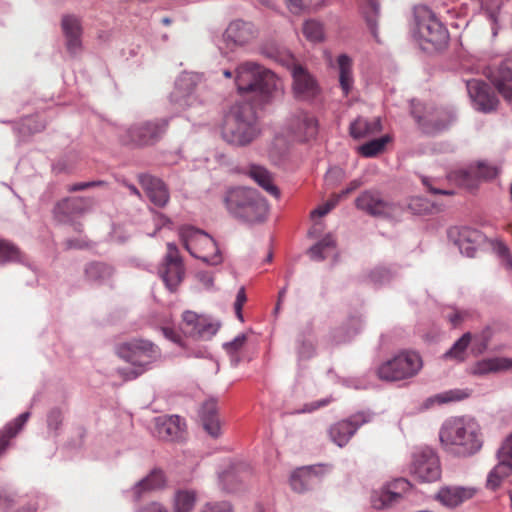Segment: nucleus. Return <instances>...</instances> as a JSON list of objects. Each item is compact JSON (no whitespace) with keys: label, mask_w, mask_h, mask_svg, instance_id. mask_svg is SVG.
I'll return each mask as SVG.
<instances>
[{"label":"nucleus","mask_w":512,"mask_h":512,"mask_svg":"<svg viewBox=\"0 0 512 512\" xmlns=\"http://www.w3.org/2000/svg\"><path fill=\"white\" fill-rule=\"evenodd\" d=\"M439 439L447 451L462 457L474 455L483 444L479 424L465 416L446 419L440 428Z\"/></svg>","instance_id":"nucleus-1"},{"label":"nucleus","mask_w":512,"mask_h":512,"mask_svg":"<svg viewBox=\"0 0 512 512\" xmlns=\"http://www.w3.org/2000/svg\"><path fill=\"white\" fill-rule=\"evenodd\" d=\"M223 139L235 146H246L260 134L254 106L249 102H237L225 114L221 127Z\"/></svg>","instance_id":"nucleus-2"},{"label":"nucleus","mask_w":512,"mask_h":512,"mask_svg":"<svg viewBox=\"0 0 512 512\" xmlns=\"http://www.w3.org/2000/svg\"><path fill=\"white\" fill-rule=\"evenodd\" d=\"M234 81L241 95L251 93L260 105H264L271 101L278 79L271 70L248 61L238 65Z\"/></svg>","instance_id":"nucleus-3"},{"label":"nucleus","mask_w":512,"mask_h":512,"mask_svg":"<svg viewBox=\"0 0 512 512\" xmlns=\"http://www.w3.org/2000/svg\"><path fill=\"white\" fill-rule=\"evenodd\" d=\"M224 203L229 214L240 222H263L268 214L266 199L254 188L234 187L225 193Z\"/></svg>","instance_id":"nucleus-4"},{"label":"nucleus","mask_w":512,"mask_h":512,"mask_svg":"<svg viewBox=\"0 0 512 512\" xmlns=\"http://www.w3.org/2000/svg\"><path fill=\"white\" fill-rule=\"evenodd\" d=\"M415 27L413 36L421 48L431 52L447 46L449 32L429 8L422 6L414 11Z\"/></svg>","instance_id":"nucleus-5"},{"label":"nucleus","mask_w":512,"mask_h":512,"mask_svg":"<svg viewBox=\"0 0 512 512\" xmlns=\"http://www.w3.org/2000/svg\"><path fill=\"white\" fill-rule=\"evenodd\" d=\"M117 354L132 365V368L120 370L127 380L137 378L160 357L159 349L152 342L142 339H133L119 345Z\"/></svg>","instance_id":"nucleus-6"},{"label":"nucleus","mask_w":512,"mask_h":512,"mask_svg":"<svg viewBox=\"0 0 512 512\" xmlns=\"http://www.w3.org/2000/svg\"><path fill=\"white\" fill-rule=\"evenodd\" d=\"M179 236L184 248L192 257L211 266L223 262V256L216 241L205 231L187 225L180 228Z\"/></svg>","instance_id":"nucleus-7"},{"label":"nucleus","mask_w":512,"mask_h":512,"mask_svg":"<svg viewBox=\"0 0 512 512\" xmlns=\"http://www.w3.org/2000/svg\"><path fill=\"white\" fill-rule=\"evenodd\" d=\"M168 125L167 118L138 122L127 128H120L117 136L120 143L126 146L138 148L152 146L162 139Z\"/></svg>","instance_id":"nucleus-8"},{"label":"nucleus","mask_w":512,"mask_h":512,"mask_svg":"<svg viewBox=\"0 0 512 512\" xmlns=\"http://www.w3.org/2000/svg\"><path fill=\"white\" fill-rule=\"evenodd\" d=\"M411 115L426 134L441 132L456 120V113L453 109L426 107L416 100L411 101Z\"/></svg>","instance_id":"nucleus-9"},{"label":"nucleus","mask_w":512,"mask_h":512,"mask_svg":"<svg viewBox=\"0 0 512 512\" xmlns=\"http://www.w3.org/2000/svg\"><path fill=\"white\" fill-rule=\"evenodd\" d=\"M422 367V360L414 351H402L381 364L377 370L380 379L399 381L415 376Z\"/></svg>","instance_id":"nucleus-10"},{"label":"nucleus","mask_w":512,"mask_h":512,"mask_svg":"<svg viewBox=\"0 0 512 512\" xmlns=\"http://www.w3.org/2000/svg\"><path fill=\"white\" fill-rule=\"evenodd\" d=\"M410 472L422 482H434L441 476V467L437 454L429 447H423L413 453Z\"/></svg>","instance_id":"nucleus-11"},{"label":"nucleus","mask_w":512,"mask_h":512,"mask_svg":"<svg viewBox=\"0 0 512 512\" xmlns=\"http://www.w3.org/2000/svg\"><path fill=\"white\" fill-rule=\"evenodd\" d=\"M158 273L165 283V286L171 292L176 291L177 287L184 279L185 268L175 243H167V253L158 268Z\"/></svg>","instance_id":"nucleus-12"},{"label":"nucleus","mask_w":512,"mask_h":512,"mask_svg":"<svg viewBox=\"0 0 512 512\" xmlns=\"http://www.w3.org/2000/svg\"><path fill=\"white\" fill-rule=\"evenodd\" d=\"M204 87L203 75L196 72H184L175 82L173 98L181 106H192L199 100V91Z\"/></svg>","instance_id":"nucleus-13"},{"label":"nucleus","mask_w":512,"mask_h":512,"mask_svg":"<svg viewBox=\"0 0 512 512\" xmlns=\"http://www.w3.org/2000/svg\"><path fill=\"white\" fill-rule=\"evenodd\" d=\"M372 416L370 412L360 411L333 424L329 428L330 439L337 446L344 447L362 425L372 420Z\"/></svg>","instance_id":"nucleus-14"},{"label":"nucleus","mask_w":512,"mask_h":512,"mask_svg":"<svg viewBox=\"0 0 512 512\" xmlns=\"http://www.w3.org/2000/svg\"><path fill=\"white\" fill-rule=\"evenodd\" d=\"M497 465L489 472L486 487L496 490L502 481L512 474V433L506 437L497 451Z\"/></svg>","instance_id":"nucleus-15"},{"label":"nucleus","mask_w":512,"mask_h":512,"mask_svg":"<svg viewBox=\"0 0 512 512\" xmlns=\"http://www.w3.org/2000/svg\"><path fill=\"white\" fill-rule=\"evenodd\" d=\"M355 205L359 210L374 217L387 218L392 216L396 210V205L385 199L377 190H366L362 192L356 198Z\"/></svg>","instance_id":"nucleus-16"},{"label":"nucleus","mask_w":512,"mask_h":512,"mask_svg":"<svg viewBox=\"0 0 512 512\" xmlns=\"http://www.w3.org/2000/svg\"><path fill=\"white\" fill-rule=\"evenodd\" d=\"M292 91L294 97L301 101H312L321 93V88L312 74L300 65H293Z\"/></svg>","instance_id":"nucleus-17"},{"label":"nucleus","mask_w":512,"mask_h":512,"mask_svg":"<svg viewBox=\"0 0 512 512\" xmlns=\"http://www.w3.org/2000/svg\"><path fill=\"white\" fill-rule=\"evenodd\" d=\"M255 35L256 30L251 22L243 20L232 21L223 33L221 42L218 43L219 50L224 53V49L232 50L235 46L245 45Z\"/></svg>","instance_id":"nucleus-18"},{"label":"nucleus","mask_w":512,"mask_h":512,"mask_svg":"<svg viewBox=\"0 0 512 512\" xmlns=\"http://www.w3.org/2000/svg\"><path fill=\"white\" fill-rule=\"evenodd\" d=\"M466 87L476 110L490 113L497 109L499 100L487 83L472 79L466 82Z\"/></svg>","instance_id":"nucleus-19"},{"label":"nucleus","mask_w":512,"mask_h":512,"mask_svg":"<svg viewBox=\"0 0 512 512\" xmlns=\"http://www.w3.org/2000/svg\"><path fill=\"white\" fill-rule=\"evenodd\" d=\"M287 130L295 140L304 142L317 135L318 123L313 115L303 110H297L288 118Z\"/></svg>","instance_id":"nucleus-20"},{"label":"nucleus","mask_w":512,"mask_h":512,"mask_svg":"<svg viewBox=\"0 0 512 512\" xmlns=\"http://www.w3.org/2000/svg\"><path fill=\"white\" fill-rule=\"evenodd\" d=\"M92 206V199L84 197H67L59 201L54 209L55 219L63 224L72 223L74 218L82 215Z\"/></svg>","instance_id":"nucleus-21"},{"label":"nucleus","mask_w":512,"mask_h":512,"mask_svg":"<svg viewBox=\"0 0 512 512\" xmlns=\"http://www.w3.org/2000/svg\"><path fill=\"white\" fill-rule=\"evenodd\" d=\"M411 489L410 482L405 478L395 479L379 492L372 496V503L376 509L388 508L398 503L403 495Z\"/></svg>","instance_id":"nucleus-22"},{"label":"nucleus","mask_w":512,"mask_h":512,"mask_svg":"<svg viewBox=\"0 0 512 512\" xmlns=\"http://www.w3.org/2000/svg\"><path fill=\"white\" fill-rule=\"evenodd\" d=\"M61 30L65 38L67 52L75 57L81 54L83 29L79 17L66 14L61 19Z\"/></svg>","instance_id":"nucleus-23"},{"label":"nucleus","mask_w":512,"mask_h":512,"mask_svg":"<svg viewBox=\"0 0 512 512\" xmlns=\"http://www.w3.org/2000/svg\"><path fill=\"white\" fill-rule=\"evenodd\" d=\"M294 351L298 365L316 356L317 339L312 322L306 323L297 333L294 341Z\"/></svg>","instance_id":"nucleus-24"},{"label":"nucleus","mask_w":512,"mask_h":512,"mask_svg":"<svg viewBox=\"0 0 512 512\" xmlns=\"http://www.w3.org/2000/svg\"><path fill=\"white\" fill-rule=\"evenodd\" d=\"M182 431L181 418L178 415L158 416L154 419L152 433L161 440H177L181 437Z\"/></svg>","instance_id":"nucleus-25"},{"label":"nucleus","mask_w":512,"mask_h":512,"mask_svg":"<svg viewBox=\"0 0 512 512\" xmlns=\"http://www.w3.org/2000/svg\"><path fill=\"white\" fill-rule=\"evenodd\" d=\"M250 475V466L244 461H237L219 473V482L223 490L227 492H235L242 483Z\"/></svg>","instance_id":"nucleus-26"},{"label":"nucleus","mask_w":512,"mask_h":512,"mask_svg":"<svg viewBox=\"0 0 512 512\" xmlns=\"http://www.w3.org/2000/svg\"><path fill=\"white\" fill-rule=\"evenodd\" d=\"M138 179L154 205L164 207L168 203L169 191L162 180L149 174H140Z\"/></svg>","instance_id":"nucleus-27"},{"label":"nucleus","mask_w":512,"mask_h":512,"mask_svg":"<svg viewBox=\"0 0 512 512\" xmlns=\"http://www.w3.org/2000/svg\"><path fill=\"white\" fill-rule=\"evenodd\" d=\"M244 173L256 182L263 190L274 198L280 197V191L274 184L272 173L264 166L258 164H249Z\"/></svg>","instance_id":"nucleus-28"},{"label":"nucleus","mask_w":512,"mask_h":512,"mask_svg":"<svg viewBox=\"0 0 512 512\" xmlns=\"http://www.w3.org/2000/svg\"><path fill=\"white\" fill-rule=\"evenodd\" d=\"M217 412V400L214 398L206 400L199 411L203 428L213 438H217L221 434L220 421Z\"/></svg>","instance_id":"nucleus-29"},{"label":"nucleus","mask_w":512,"mask_h":512,"mask_svg":"<svg viewBox=\"0 0 512 512\" xmlns=\"http://www.w3.org/2000/svg\"><path fill=\"white\" fill-rule=\"evenodd\" d=\"M493 84L504 100L512 105V59L501 62L494 76Z\"/></svg>","instance_id":"nucleus-30"},{"label":"nucleus","mask_w":512,"mask_h":512,"mask_svg":"<svg viewBox=\"0 0 512 512\" xmlns=\"http://www.w3.org/2000/svg\"><path fill=\"white\" fill-rule=\"evenodd\" d=\"M475 489L462 486H445L439 489L436 498L447 507H456L466 500L471 499Z\"/></svg>","instance_id":"nucleus-31"},{"label":"nucleus","mask_w":512,"mask_h":512,"mask_svg":"<svg viewBox=\"0 0 512 512\" xmlns=\"http://www.w3.org/2000/svg\"><path fill=\"white\" fill-rule=\"evenodd\" d=\"M318 475L313 467H301L292 472L290 486L297 493H305L318 483Z\"/></svg>","instance_id":"nucleus-32"},{"label":"nucleus","mask_w":512,"mask_h":512,"mask_svg":"<svg viewBox=\"0 0 512 512\" xmlns=\"http://www.w3.org/2000/svg\"><path fill=\"white\" fill-rule=\"evenodd\" d=\"M509 370H512V358L492 357L477 361L471 371L473 375L484 376Z\"/></svg>","instance_id":"nucleus-33"},{"label":"nucleus","mask_w":512,"mask_h":512,"mask_svg":"<svg viewBox=\"0 0 512 512\" xmlns=\"http://www.w3.org/2000/svg\"><path fill=\"white\" fill-rule=\"evenodd\" d=\"M397 275L395 269L389 266L377 265L360 276L363 283L372 285L375 288L389 284Z\"/></svg>","instance_id":"nucleus-34"},{"label":"nucleus","mask_w":512,"mask_h":512,"mask_svg":"<svg viewBox=\"0 0 512 512\" xmlns=\"http://www.w3.org/2000/svg\"><path fill=\"white\" fill-rule=\"evenodd\" d=\"M114 268L104 262H91L85 267L87 281L96 285L106 284L113 276Z\"/></svg>","instance_id":"nucleus-35"},{"label":"nucleus","mask_w":512,"mask_h":512,"mask_svg":"<svg viewBox=\"0 0 512 512\" xmlns=\"http://www.w3.org/2000/svg\"><path fill=\"white\" fill-rule=\"evenodd\" d=\"M381 129L382 125L379 118L368 120L358 117L350 124V135L354 139H362L380 132Z\"/></svg>","instance_id":"nucleus-36"},{"label":"nucleus","mask_w":512,"mask_h":512,"mask_svg":"<svg viewBox=\"0 0 512 512\" xmlns=\"http://www.w3.org/2000/svg\"><path fill=\"white\" fill-rule=\"evenodd\" d=\"M30 417L29 412L20 414L13 421L9 422L0 430V456L6 451L10 444V440L15 437L26 424Z\"/></svg>","instance_id":"nucleus-37"},{"label":"nucleus","mask_w":512,"mask_h":512,"mask_svg":"<svg viewBox=\"0 0 512 512\" xmlns=\"http://www.w3.org/2000/svg\"><path fill=\"white\" fill-rule=\"evenodd\" d=\"M166 482L163 471L153 470L147 477L139 481L133 488L135 500H139L143 491L157 490L164 487Z\"/></svg>","instance_id":"nucleus-38"},{"label":"nucleus","mask_w":512,"mask_h":512,"mask_svg":"<svg viewBox=\"0 0 512 512\" xmlns=\"http://www.w3.org/2000/svg\"><path fill=\"white\" fill-rule=\"evenodd\" d=\"M361 9L373 37L378 40L377 18L380 13L378 0H361Z\"/></svg>","instance_id":"nucleus-39"},{"label":"nucleus","mask_w":512,"mask_h":512,"mask_svg":"<svg viewBox=\"0 0 512 512\" xmlns=\"http://www.w3.org/2000/svg\"><path fill=\"white\" fill-rule=\"evenodd\" d=\"M339 83L344 95H348L354 83L351 59L342 54L338 57Z\"/></svg>","instance_id":"nucleus-40"},{"label":"nucleus","mask_w":512,"mask_h":512,"mask_svg":"<svg viewBox=\"0 0 512 512\" xmlns=\"http://www.w3.org/2000/svg\"><path fill=\"white\" fill-rule=\"evenodd\" d=\"M218 331V326L200 317L192 328L184 330V333L195 339H211Z\"/></svg>","instance_id":"nucleus-41"},{"label":"nucleus","mask_w":512,"mask_h":512,"mask_svg":"<svg viewBox=\"0 0 512 512\" xmlns=\"http://www.w3.org/2000/svg\"><path fill=\"white\" fill-rule=\"evenodd\" d=\"M336 243L331 235H326L315 245H313L308 253L312 260L323 261L328 255L334 251Z\"/></svg>","instance_id":"nucleus-42"},{"label":"nucleus","mask_w":512,"mask_h":512,"mask_svg":"<svg viewBox=\"0 0 512 512\" xmlns=\"http://www.w3.org/2000/svg\"><path fill=\"white\" fill-rule=\"evenodd\" d=\"M448 179L458 186L466 187L468 189L477 187L473 166H470L468 169H457L451 171L448 174Z\"/></svg>","instance_id":"nucleus-43"},{"label":"nucleus","mask_w":512,"mask_h":512,"mask_svg":"<svg viewBox=\"0 0 512 512\" xmlns=\"http://www.w3.org/2000/svg\"><path fill=\"white\" fill-rule=\"evenodd\" d=\"M391 140L389 135H383L380 138L372 139L359 147V153L364 157H375L382 152L386 144Z\"/></svg>","instance_id":"nucleus-44"},{"label":"nucleus","mask_w":512,"mask_h":512,"mask_svg":"<svg viewBox=\"0 0 512 512\" xmlns=\"http://www.w3.org/2000/svg\"><path fill=\"white\" fill-rule=\"evenodd\" d=\"M472 341V335L470 332L464 333L453 345L445 352L444 358L456 359L459 361L464 360L465 351Z\"/></svg>","instance_id":"nucleus-45"},{"label":"nucleus","mask_w":512,"mask_h":512,"mask_svg":"<svg viewBox=\"0 0 512 512\" xmlns=\"http://www.w3.org/2000/svg\"><path fill=\"white\" fill-rule=\"evenodd\" d=\"M193 491H178L175 495L174 512H190L195 504Z\"/></svg>","instance_id":"nucleus-46"},{"label":"nucleus","mask_w":512,"mask_h":512,"mask_svg":"<svg viewBox=\"0 0 512 512\" xmlns=\"http://www.w3.org/2000/svg\"><path fill=\"white\" fill-rule=\"evenodd\" d=\"M490 244L493 252L499 258L501 265L505 269L512 271V256L508 246L499 239L491 240Z\"/></svg>","instance_id":"nucleus-47"},{"label":"nucleus","mask_w":512,"mask_h":512,"mask_svg":"<svg viewBox=\"0 0 512 512\" xmlns=\"http://www.w3.org/2000/svg\"><path fill=\"white\" fill-rule=\"evenodd\" d=\"M473 172L476 179V184L478 185V182L481 180L489 181L496 178L500 170L495 165H491L486 162H478L475 166H473Z\"/></svg>","instance_id":"nucleus-48"},{"label":"nucleus","mask_w":512,"mask_h":512,"mask_svg":"<svg viewBox=\"0 0 512 512\" xmlns=\"http://www.w3.org/2000/svg\"><path fill=\"white\" fill-rule=\"evenodd\" d=\"M21 252L17 246L7 240H0V263L20 262Z\"/></svg>","instance_id":"nucleus-49"},{"label":"nucleus","mask_w":512,"mask_h":512,"mask_svg":"<svg viewBox=\"0 0 512 512\" xmlns=\"http://www.w3.org/2000/svg\"><path fill=\"white\" fill-rule=\"evenodd\" d=\"M304 36L311 42H320L324 38L323 25L316 20H307L302 28Z\"/></svg>","instance_id":"nucleus-50"},{"label":"nucleus","mask_w":512,"mask_h":512,"mask_svg":"<svg viewBox=\"0 0 512 512\" xmlns=\"http://www.w3.org/2000/svg\"><path fill=\"white\" fill-rule=\"evenodd\" d=\"M466 397H468V393L463 390H459V389L449 390V391L437 394L433 397H430L427 400V406H429L435 402L438 404H443V403H448V402H452V401H460V400L465 399Z\"/></svg>","instance_id":"nucleus-51"},{"label":"nucleus","mask_w":512,"mask_h":512,"mask_svg":"<svg viewBox=\"0 0 512 512\" xmlns=\"http://www.w3.org/2000/svg\"><path fill=\"white\" fill-rule=\"evenodd\" d=\"M47 429L50 434L57 436L63 423V413L58 407H54L47 413Z\"/></svg>","instance_id":"nucleus-52"},{"label":"nucleus","mask_w":512,"mask_h":512,"mask_svg":"<svg viewBox=\"0 0 512 512\" xmlns=\"http://www.w3.org/2000/svg\"><path fill=\"white\" fill-rule=\"evenodd\" d=\"M483 238L484 235L479 230L463 227L459 230L458 238L456 240L471 243L476 246L483 240Z\"/></svg>","instance_id":"nucleus-53"},{"label":"nucleus","mask_w":512,"mask_h":512,"mask_svg":"<svg viewBox=\"0 0 512 512\" xmlns=\"http://www.w3.org/2000/svg\"><path fill=\"white\" fill-rule=\"evenodd\" d=\"M45 124L38 117H26L23 119L19 132L23 135L33 134L42 131Z\"/></svg>","instance_id":"nucleus-54"},{"label":"nucleus","mask_w":512,"mask_h":512,"mask_svg":"<svg viewBox=\"0 0 512 512\" xmlns=\"http://www.w3.org/2000/svg\"><path fill=\"white\" fill-rule=\"evenodd\" d=\"M408 207L414 214H426L432 209L431 203L422 197L412 198Z\"/></svg>","instance_id":"nucleus-55"},{"label":"nucleus","mask_w":512,"mask_h":512,"mask_svg":"<svg viewBox=\"0 0 512 512\" xmlns=\"http://www.w3.org/2000/svg\"><path fill=\"white\" fill-rule=\"evenodd\" d=\"M16 502V494L8 488H0V512H7Z\"/></svg>","instance_id":"nucleus-56"},{"label":"nucleus","mask_w":512,"mask_h":512,"mask_svg":"<svg viewBox=\"0 0 512 512\" xmlns=\"http://www.w3.org/2000/svg\"><path fill=\"white\" fill-rule=\"evenodd\" d=\"M356 333V330H346L344 328H337L332 331L330 336V342L332 344H341L348 342Z\"/></svg>","instance_id":"nucleus-57"},{"label":"nucleus","mask_w":512,"mask_h":512,"mask_svg":"<svg viewBox=\"0 0 512 512\" xmlns=\"http://www.w3.org/2000/svg\"><path fill=\"white\" fill-rule=\"evenodd\" d=\"M490 338H491L490 329H486V330L482 331V333L475 335L472 338L474 349L479 353H482L483 351H485L488 347Z\"/></svg>","instance_id":"nucleus-58"},{"label":"nucleus","mask_w":512,"mask_h":512,"mask_svg":"<svg viewBox=\"0 0 512 512\" xmlns=\"http://www.w3.org/2000/svg\"><path fill=\"white\" fill-rule=\"evenodd\" d=\"M105 184L106 183L102 180L79 182V183L68 185L67 191L71 192V193L78 192V191L86 190V189L93 188V187L104 186Z\"/></svg>","instance_id":"nucleus-59"},{"label":"nucleus","mask_w":512,"mask_h":512,"mask_svg":"<svg viewBox=\"0 0 512 512\" xmlns=\"http://www.w3.org/2000/svg\"><path fill=\"white\" fill-rule=\"evenodd\" d=\"M339 196L334 200H329L326 203L318 206L311 212L312 217H323L328 214L338 203Z\"/></svg>","instance_id":"nucleus-60"},{"label":"nucleus","mask_w":512,"mask_h":512,"mask_svg":"<svg viewBox=\"0 0 512 512\" xmlns=\"http://www.w3.org/2000/svg\"><path fill=\"white\" fill-rule=\"evenodd\" d=\"M232 507L229 502L222 501L216 503H207L202 512H231Z\"/></svg>","instance_id":"nucleus-61"},{"label":"nucleus","mask_w":512,"mask_h":512,"mask_svg":"<svg viewBox=\"0 0 512 512\" xmlns=\"http://www.w3.org/2000/svg\"><path fill=\"white\" fill-rule=\"evenodd\" d=\"M246 341L245 334L236 336L232 341L224 344V348L228 353H235L239 351Z\"/></svg>","instance_id":"nucleus-62"},{"label":"nucleus","mask_w":512,"mask_h":512,"mask_svg":"<svg viewBox=\"0 0 512 512\" xmlns=\"http://www.w3.org/2000/svg\"><path fill=\"white\" fill-rule=\"evenodd\" d=\"M434 180L432 178H429V177H426V176H421V182L422 184L428 189L429 192H431L432 194H438V195H453L454 194V191L453 190H445V189H438V188H434L432 186V182Z\"/></svg>","instance_id":"nucleus-63"},{"label":"nucleus","mask_w":512,"mask_h":512,"mask_svg":"<svg viewBox=\"0 0 512 512\" xmlns=\"http://www.w3.org/2000/svg\"><path fill=\"white\" fill-rule=\"evenodd\" d=\"M200 317L201 316L197 315L195 312L192 311L184 312L182 330L184 331L189 330V328H192Z\"/></svg>","instance_id":"nucleus-64"}]
</instances>
